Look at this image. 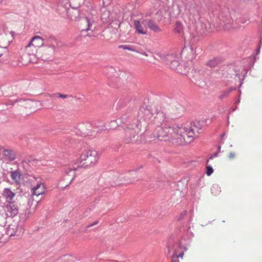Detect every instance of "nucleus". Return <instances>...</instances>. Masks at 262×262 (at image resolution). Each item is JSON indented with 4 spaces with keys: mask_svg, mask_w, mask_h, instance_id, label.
Listing matches in <instances>:
<instances>
[{
    "mask_svg": "<svg viewBox=\"0 0 262 262\" xmlns=\"http://www.w3.org/2000/svg\"><path fill=\"white\" fill-rule=\"evenodd\" d=\"M154 134L155 138L158 140L182 145L192 142L198 137L199 129L195 124L188 128L165 124L158 127Z\"/></svg>",
    "mask_w": 262,
    "mask_h": 262,
    "instance_id": "1",
    "label": "nucleus"
},
{
    "mask_svg": "<svg viewBox=\"0 0 262 262\" xmlns=\"http://www.w3.org/2000/svg\"><path fill=\"white\" fill-rule=\"evenodd\" d=\"M99 159L98 152L95 150L86 149L83 150L77 161L78 166L88 168L94 167Z\"/></svg>",
    "mask_w": 262,
    "mask_h": 262,
    "instance_id": "2",
    "label": "nucleus"
},
{
    "mask_svg": "<svg viewBox=\"0 0 262 262\" xmlns=\"http://www.w3.org/2000/svg\"><path fill=\"white\" fill-rule=\"evenodd\" d=\"M13 34L5 29H0V47L6 48L12 40Z\"/></svg>",
    "mask_w": 262,
    "mask_h": 262,
    "instance_id": "3",
    "label": "nucleus"
},
{
    "mask_svg": "<svg viewBox=\"0 0 262 262\" xmlns=\"http://www.w3.org/2000/svg\"><path fill=\"white\" fill-rule=\"evenodd\" d=\"M4 211L7 216H14L17 213L18 205L14 202H7L6 207H4Z\"/></svg>",
    "mask_w": 262,
    "mask_h": 262,
    "instance_id": "4",
    "label": "nucleus"
},
{
    "mask_svg": "<svg viewBox=\"0 0 262 262\" xmlns=\"http://www.w3.org/2000/svg\"><path fill=\"white\" fill-rule=\"evenodd\" d=\"M2 155H3V159L7 161H13L15 159V152L13 149L10 148H2Z\"/></svg>",
    "mask_w": 262,
    "mask_h": 262,
    "instance_id": "5",
    "label": "nucleus"
},
{
    "mask_svg": "<svg viewBox=\"0 0 262 262\" xmlns=\"http://www.w3.org/2000/svg\"><path fill=\"white\" fill-rule=\"evenodd\" d=\"M31 189L34 195L39 196L44 193L45 191V185L39 182L37 183L36 185L31 187Z\"/></svg>",
    "mask_w": 262,
    "mask_h": 262,
    "instance_id": "6",
    "label": "nucleus"
},
{
    "mask_svg": "<svg viewBox=\"0 0 262 262\" xmlns=\"http://www.w3.org/2000/svg\"><path fill=\"white\" fill-rule=\"evenodd\" d=\"M221 25L225 30L230 31L233 30V20L230 16L222 19Z\"/></svg>",
    "mask_w": 262,
    "mask_h": 262,
    "instance_id": "7",
    "label": "nucleus"
},
{
    "mask_svg": "<svg viewBox=\"0 0 262 262\" xmlns=\"http://www.w3.org/2000/svg\"><path fill=\"white\" fill-rule=\"evenodd\" d=\"M29 45L35 46L36 47L41 48L43 46V39L39 36H36L31 39Z\"/></svg>",
    "mask_w": 262,
    "mask_h": 262,
    "instance_id": "8",
    "label": "nucleus"
},
{
    "mask_svg": "<svg viewBox=\"0 0 262 262\" xmlns=\"http://www.w3.org/2000/svg\"><path fill=\"white\" fill-rule=\"evenodd\" d=\"M11 178L15 183L19 184L23 180V176L18 171L15 170L11 172Z\"/></svg>",
    "mask_w": 262,
    "mask_h": 262,
    "instance_id": "9",
    "label": "nucleus"
},
{
    "mask_svg": "<svg viewBox=\"0 0 262 262\" xmlns=\"http://www.w3.org/2000/svg\"><path fill=\"white\" fill-rule=\"evenodd\" d=\"M40 47H36L32 45H29L25 48L26 54L29 56L36 57L37 51Z\"/></svg>",
    "mask_w": 262,
    "mask_h": 262,
    "instance_id": "10",
    "label": "nucleus"
},
{
    "mask_svg": "<svg viewBox=\"0 0 262 262\" xmlns=\"http://www.w3.org/2000/svg\"><path fill=\"white\" fill-rule=\"evenodd\" d=\"M3 195L6 198L7 203L12 202V201L15 196V193L12 192L10 189L5 188L3 191Z\"/></svg>",
    "mask_w": 262,
    "mask_h": 262,
    "instance_id": "11",
    "label": "nucleus"
},
{
    "mask_svg": "<svg viewBox=\"0 0 262 262\" xmlns=\"http://www.w3.org/2000/svg\"><path fill=\"white\" fill-rule=\"evenodd\" d=\"M82 25H83L82 26V32H88V31H90L91 29V27L93 25V21H91L87 18H85L84 19H82L81 20Z\"/></svg>",
    "mask_w": 262,
    "mask_h": 262,
    "instance_id": "12",
    "label": "nucleus"
},
{
    "mask_svg": "<svg viewBox=\"0 0 262 262\" xmlns=\"http://www.w3.org/2000/svg\"><path fill=\"white\" fill-rule=\"evenodd\" d=\"M179 59V56L176 54H167L163 56V62L165 63L166 64H168L173 61H176Z\"/></svg>",
    "mask_w": 262,
    "mask_h": 262,
    "instance_id": "13",
    "label": "nucleus"
},
{
    "mask_svg": "<svg viewBox=\"0 0 262 262\" xmlns=\"http://www.w3.org/2000/svg\"><path fill=\"white\" fill-rule=\"evenodd\" d=\"M166 120V115L164 113L159 111L155 116V122L157 124H161Z\"/></svg>",
    "mask_w": 262,
    "mask_h": 262,
    "instance_id": "14",
    "label": "nucleus"
},
{
    "mask_svg": "<svg viewBox=\"0 0 262 262\" xmlns=\"http://www.w3.org/2000/svg\"><path fill=\"white\" fill-rule=\"evenodd\" d=\"M18 230L17 226L16 224L9 225L7 229V234L10 236H15Z\"/></svg>",
    "mask_w": 262,
    "mask_h": 262,
    "instance_id": "15",
    "label": "nucleus"
},
{
    "mask_svg": "<svg viewBox=\"0 0 262 262\" xmlns=\"http://www.w3.org/2000/svg\"><path fill=\"white\" fill-rule=\"evenodd\" d=\"M145 24L151 30H152L155 32H159L161 31V29L154 22L151 20H147L145 21Z\"/></svg>",
    "mask_w": 262,
    "mask_h": 262,
    "instance_id": "16",
    "label": "nucleus"
},
{
    "mask_svg": "<svg viewBox=\"0 0 262 262\" xmlns=\"http://www.w3.org/2000/svg\"><path fill=\"white\" fill-rule=\"evenodd\" d=\"M135 28H136V31H137V32L139 34H143V35L146 34V29L144 28L143 26H142L141 24L139 21L136 20L135 21Z\"/></svg>",
    "mask_w": 262,
    "mask_h": 262,
    "instance_id": "17",
    "label": "nucleus"
},
{
    "mask_svg": "<svg viewBox=\"0 0 262 262\" xmlns=\"http://www.w3.org/2000/svg\"><path fill=\"white\" fill-rule=\"evenodd\" d=\"M173 30L177 34H181L184 30L182 24L180 21L176 22L175 26H174Z\"/></svg>",
    "mask_w": 262,
    "mask_h": 262,
    "instance_id": "18",
    "label": "nucleus"
},
{
    "mask_svg": "<svg viewBox=\"0 0 262 262\" xmlns=\"http://www.w3.org/2000/svg\"><path fill=\"white\" fill-rule=\"evenodd\" d=\"M167 65L169 67H170L171 69L176 70L179 66V59L176 61H173V62L168 63Z\"/></svg>",
    "mask_w": 262,
    "mask_h": 262,
    "instance_id": "19",
    "label": "nucleus"
},
{
    "mask_svg": "<svg viewBox=\"0 0 262 262\" xmlns=\"http://www.w3.org/2000/svg\"><path fill=\"white\" fill-rule=\"evenodd\" d=\"M184 112V109L182 106L176 107L175 108L173 109V113L175 115H181Z\"/></svg>",
    "mask_w": 262,
    "mask_h": 262,
    "instance_id": "20",
    "label": "nucleus"
},
{
    "mask_svg": "<svg viewBox=\"0 0 262 262\" xmlns=\"http://www.w3.org/2000/svg\"><path fill=\"white\" fill-rule=\"evenodd\" d=\"M52 97L53 98H61L62 99H65L68 97V96L67 95H63L60 93H54L52 95Z\"/></svg>",
    "mask_w": 262,
    "mask_h": 262,
    "instance_id": "21",
    "label": "nucleus"
},
{
    "mask_svg": "<svg viewBox=\"0 0 262 262\" xmlns=\"http://www.w3.org/2000/svg\"><path fill=\"white\" fill-rule=\"evenodd\" d=\"M220 188L218 186H214L211 188L212 193L214 194V195H216L220 192Z\"/></svg>",
    "mask_w": 262,
    "mask_h": 262,
    "instance_id": "22",
    "label": "nucleus"
},
{
    "mask_svg": "<svg viewBox=\"0 0 262 262\" xmlns=\"http://www.w3.org/2000/svg\"><path fill=\"white\" fill-rule=\"evenodd\" d=\"M213 172V169L210 165H206V174L208 176H210Z\"/></svg>",
    "mask_w": 262,
    "mask_h": 262,
    "instance_id": "23",
    "label": "nucleus"
},
{
    "mask_svg": "<svg viewBox=\"0 0 262 262\" xmlns=\"http://www.w3.org/2000/svg\"><path fill=\"white\" fill-rule=\"evenodd\" d=\"M120 48L123 49H124V50H127L134 51V50L132 49V48L130 47L128 45H122V46H120Z\"/></svg>",
    "mask_w": 262,
    "mask_h": 262,
    "instance_id": "24",
    "label": "nucleus"
},
{
    "mask_svg": "<svg viewBox=\"0 0 262 262\" xmlns=\"http://www.w3.org/2000/svg\"><path fill=\"white\" fill-rule=\"evenodd\" d=\"M236 157V154L234 152H230L228 155V157L229 159H233Z\"/></svg>",
    "mask_w": 262,
    "mask_h": 262,
    "instance_id": "25",
    "label": "nucleus"
},
{
    "mask_svg": "<svg viewBox=\"0 0 262 262\" xmlns=\"http://www.w3.org/2000/svg\"><path fill=\"white\" fill-rule=\"evenodd\" d=\"M69 173H71V178L70 179V180H69V183H70L74 179V171L73 170H69Z\"/></svg>",
    "mask_w": 262,
    "mask_h": 262,
    "instance_id": "26",
    "label": "nucleus"
},
{
    "mask_svg": "<svg viewBox=\"0 0 262 262\" xmlns=\"http://www.w3.org/2000/svg\"><path fill=\"white\" fill-rule=\"evenodd\" d=\"M98 224V221H95L92 224H89L87 226V228H90L91 227H92L93 226H95V225H97Z\"/></svg>",
    "mask_w": 262,
    "mask_h": 262,
    "instance_id": "27",
    "label": "nucleus"
},
{
    "mask_svg": "<svg viewBox=\"0 0 262 262\" xmlns=\"http://www.w3.org/2000/svg\"><path fill=\"white\" fill-rule=\"evenodd\" d=\"M5 47H0V57H1V56L2 55H3V48H4Z\"/></svg>",
    "mask_w": 262,
    "mask_h": 262,
    "instance_id": "28",
    "label": "nucleus"
},
{
    "mask_svg": "<svg viewBox=\"0 0 262 262\" xmlns=\"http://www.w3.org/2000/svg\"><path fill=\"white\" fill-rule=\"evenodd\" d=\"M72 1H73V2H74V1H76V0H72ZM82 1V0H79V1L78 2V4H77V7H79V6L80 4V3H81Z\"/></svg>",
    "mask_w": 262,
    "mask_h": 262,
    "instance_id": "29",
    "label": "nucleus"
},
{
    "mask_svg": "<svg viewBox=\"0 0 262 262\" xmlns=\"http://www.w3.org/2000/svg\"><path fill=\"white\" fill-rule=\"evenodd\" d=\"M30 61L31 62H33V61H32L31 59H30Z\"/></svg>",
    "mask_w": 262,
    "mask_h": 262,
    "instance_id": "30",
    "label": "nucleus"
},
{
    "mask_svg": "<svg viewBox=\"0 0 262 262\" xmlns=\"http://www.w3.org/2000/svg\"><path fill=\"white\" fill-rule=\"evenodd\" d=\"M212 159V157H210V159Z\"/></svg>",
    "mask_w": 262,
    "mask_h": 262,
    "instance_id": "31",
    "label": "nucleus"
}]
</instances>
